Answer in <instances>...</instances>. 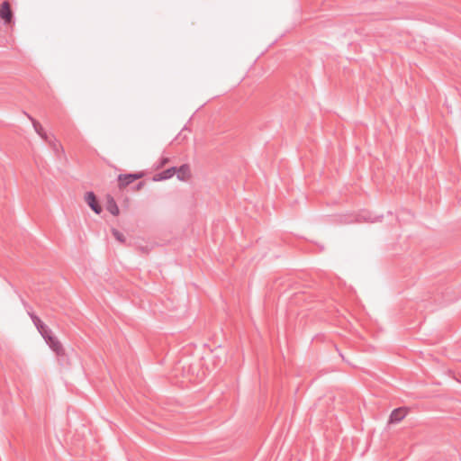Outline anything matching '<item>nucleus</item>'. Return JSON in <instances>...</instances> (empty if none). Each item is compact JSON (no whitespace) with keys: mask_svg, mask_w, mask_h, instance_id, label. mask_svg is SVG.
Returning <instances> with one entry per match:
<instances>
[{"mask_svg":"<svg viewBox=\"0 0 461 461\" xmlns=\"http://www.w3.org/2000/svg\"><path fill=\"white\" fill-rule=\"evenodd\" d=\"M86 202L95 213L99 214L101 212L102 207L99 205L96 197L93 193L90 192L86 194Z\"/></svg>","mask_w":461,"mask_h":461,"instance_id":"obj_5","label":"nucleus"},{"mask_svg":"<svg viewBox=\"0 0 461 461\" xmlns=\"http://www.w3.org/2000/svg\"><path fill=\"white\" fill-rule=\"evenodd\" d=\"M177 178L181 181H187L191 178V169L187 165H183L179 167H176V174Z\"/></svg>","mask_w":461,"mask_h":461,"instance_id":"obj_4","label":"nucleus"},{"mask_svg":"<svg viewBox=\"0 0 461 461\" xmlns=\"http://www.w3.org/2000/svg\"><path fill=\"white\" fill-rule=\"evenodd\" d=\"M114 234L119 240H122L121 235L118 232H115Z\"/></svg>","mask_w":461,"mask_h":461,"instance_id":"obj_9","label":"nucleus"},{"mask_svg":"<svg viewBox=\"0 0 461 461\" xmlns=\"http://www.w3.org/2000/svg\"><path fill=\"white\" fill-rule=\"evenodd\" d=\"M33 125H34V127H36V126L38 125V122H33Z\"/></svg>","mask_w":461,"mask_h":461,"instance_id":"obj_10","label":"nucleus"},{"mask_svg":"<svg viewBox=\"0 0 461 461\" xmlns=\"http://www.w3.org/2000/svg\"><path fill=\"white\" fill-rule=\"evenodd\" d=\"M107 210L113 215L119 214V208L113 197H107Z\"/></svg>","mask_w":461,"mask_h":461,"instance_id":"obj_8","label":"nucleus"},{"mask_svg":"<svg viewBox=\"0 0 461 461\" xmlns=\"http://www.w3.org/2000/svg\"><path fill=\"white\" fill-rule=\"evenodd\" d=\"M49 344L50 348L58 355V356H64L65 355V348L63 345L57 339H50Z\"/></svg>","mask_w":461,"mask_h":461,"instance_id":"obj_6","label":"nucleus"},{"mask_svg":"<svg viewBox=\"0 0 461 461\" xmlns=\"http://www.w3.org/2000/svg\"><path fill=\"white\" fill-rule=\"evenodd\" d=\"M142 177V174L137 173V174H126V175H120L118 177V185L121 189L126 187L128 185L132 183L133 181L140 179Z\"/></svg>","mask_w":461,"mask_h":461,"instance_id":"obj_1","label":"nucleus"},{"mask_svg":"<svg viewBox=\"0 0 461 461\" xmlns=\"http://www.w3.org/2000/svg\"><path fill=\"white\" fill-rule=\"evenodd\" d=\"M176 174V167L168 168L154 176L155 181L171 178Z\"/></svg>","mask_w":461,"mask_h":461,"instance_id":"obj_7","label":"nucleus"},{"mask_svg":"<svg viewBox=\"0 0 461 461\" xmlns=\"http://www.w3.org/2000/svg\"><path fill=\"white\" fill-rule=\"evenodd\" d=\"M409 411L405 407L393 410L389 417L390 423H398L402 420L408 414Z\"/></svg>","mask_w":461,"mask_h":461,"instance_id":"obj_3","label":"nucleus"},{"mask_svg":"<svg viewBox=\"0 0 461 461\" xmlns=\"http://www.w3.org/2000/svg\"><path fill=\"white\" fill-rule=\"evenodd\" d=\"M0 18L6 24L12 23L13 12H12L10 4L6 1L2 3V5H0Z\"/></svg>","mask_w":461,"mask_h":461,"instance_id":"obj_2","label":"nucleus"}]
</instances>
